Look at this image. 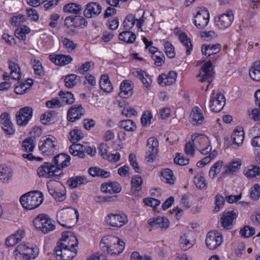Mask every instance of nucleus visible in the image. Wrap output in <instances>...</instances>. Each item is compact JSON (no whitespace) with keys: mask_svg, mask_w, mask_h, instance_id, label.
Segmentation results:
<instances>
[{"mask_svg":"<svg viewBox=\"0 0 260 260\" xmlns=\"http://www.w3.org/2000/svg\"><path fill=\"white\" fill-rule=\"evenodd\" d=\"M13 253L17 260H34L38 255L39 249L37 247H30L21 243L17 246Z\"/></svg>","mask_w":260,"mask_h":260,"instance_id":"obj_4","label":"nucleus"},{"mask_svg":"<svg viewBox=\"0 0 260 260\" xmlns=\"http://www.w3.org/2000/svg\"><path fill=\"white\" fill-rule=\"evenodd\" d=\"M100 86L102 90L107 92H110L113 89L112 84L109 80L108 76L106 74L102 75L100 81Z\"/></svg>","mask_w":260,"mask_h":260,"instance_id":"obj_35","label":"nucleus"},{"mask_svg":"<svg viewBox=\"0 0 260 260\" xmlns=\"http://www.w3.org/2000/svg\"><path fill=\"white\" fill-rule=\"evenodd\" d=\"M83 137V134L81 131L78 128L72 130L68 137V139L72 143H77Z\"/></svg>","mask_w":260,"mask_h":260,"instance_id":"obj_44","label":"nucleus"},{"mask_svg":"<svg viewBox=\"0 0 260 260\" xmlns=\"http://www.w3.org/2000/svg\"><path fill=\"white\" fill-rule=\"evenodd\" d=\"M88 173L92 177H101L108 178L110 176L109 172L105 171L98 167H91L88 169Z\"/></svg>","mask_w":260,"mask_h":260,"instance_id":"obj_40","label":"nucleus"},{"mask_svg":"<svg viewBox=\"0 0 260 260\" xmlns=\"http://www.w3.org/2000/svg\"><path fill=\"white\" fill-rule=\"evenodd\" d=\"M241 161L239 160H233L228 163L224 166V171L222 174H233L238 171L241 166Z\"/></svg>","mask_w":260,"mask_h":260,"instance_id":"obj_32","label":"nucleus"},{"mask_svg":"<svg viewBox=\"0 0 260 260\" xmlns=\"http://www.w3.org/2000/svg\"><path fill=\"white\" fill-rule=\"evenodd\" d=\"M250 198L253 200H257L260 197V186L258 184L254 185L250 190Z\"/></svg>","mask_w":260,"mask_h":260,"instance_id":"obj_62","label":"nucleus"},{"mask_svg":"<svg viewBox=\"0 0 260 260\" xmlns=\"http://www.w3.org/2000/svg\"><path fill=\"white\" fill-rule=\"evenodd\" d=\"M248 115L251 119L254 121H260V109H253L248 110Z\"/></svg>","mask_w":260,"mask_h":260,"instance_id":"obj_64","label":"nucleus"},{"mask_svg":"<svg viewBox=\"0 0 260 260\" xmlns=\"http://www.w3.org/2000/svg\"><path fill=\"white\" fill-rule=\"evenodd\" d=\"M56 114V112L53 110H49L45 112L41 117L42 123L44 124H47L51 121V118L52 116H55Z\"/></svg>","mask_w":260,"mask_h":260,"instance_id":"obj_58","label":"nucleus"},{"mask_svg":"<svg viewBox=\"0 0 260 260\" xmlns=\"http://www.w3.org/2000/svg\"><path fill=\"white\" fill-rule=\"evenodd\" d=\"M56 258L62 260H72L77 254V248H57L54 250Z\"/></svg>","mask_w":260,"mask_h":260,"instance_id":"obj_18","label":"nucleus"},{"mask_svg":"<svg viewBox=\"0 0 260 260\" xmlns=\"http://www.w3.org/2000/svg\"><path fill=\"white\" fill-rule=\"evenodd\" d=\"M49 59L58 66L68 64L73 60L71 56L63 54H51L49 55Z\"/></svg>","mask_w":260,"mask_h":260,"instance_id":"obj_26","label":"nucleus"},{"mask_svg":"<svg viewBox=\"0 0 260 260\" xmlns=\"http://www.w3.org/2000/svg\"><path fill=\"white\" fill-rule=\"evenodd\" d=\"M162 181L173 184L174 183V178L173 172L170 169H165L161 172Z\"/></svg>","mask_w":260,"mask_h":260,"instance_id":"obj_45","label":"nucleus"},{"mask_svg":"<svg viewBox=\"0 0 260 260\" xmlns=\"http://www.w3.org/2000/svg\"><path fill=\"white\" fill-rule=\"evenodd\" d=\"M179 38L181 43L186 48V54L189 55L192 50V45L190 39L185 32H181L179 36Z\"/></svg>","mask_w":260,"mask_h":260,"instance_id":"obj_37","label":"nucleus"},{"mask_svg":"<svg viewBox=\"0 0 260 260\" xmlns=\"http://www.w3.org/2000/svg\"><path fill=\"white\" fill-rule=\"evenodd\" d=\"M225 200L224 198L220 194H216L215 197V207L213 209L214 212H218L223 207Z\"/></svg>","mask_w":260,"mask_h":260,"instance_id":"obj_52","label":"nucleus"},{"mask_svg":"<svg viewBox=\"0 0 260 260\" xmlns=\"http://www.w3.org/2000/svg\"><path fill=\"white\" fill-rule=\"evenodd\" d=\"M121 190V187L117 182H109L101 185V191L109 193H117Z\"/></svg>","mask_w":260,"mask_h":260,"instance_id":"obj_27","label":"nucleus"},{"mask_svg":"<svg viewBox=\"0 0 260 260\" xmlns=\"http://www.w3.org/2000/svg\"><path fill=\"white\" fill-rule=\"evenodd\" d=\"M100 246L104 251H106L111 255L116 256L123 251L125 243L116 237H105L102 239Z\"/></svg>","mask_w":260,"mask_h":260,"instance_id":"obj_2","label":"nucleus"},{"mask_svg":"<svg viewBox=\"0 0 260 260\" xmlns=\"http://www.w3.org/2000/svg\"><path fill=\"white\" fill-rule=\"evenodd\" d=\"M234 18L233 11L229 10L226 13L215 17V25L219 29H224L231 26Z\"/></svg>","mask_w":260,"mask_h":260,"instance_id":"obj_11","label":"nucleus"},{"mask_svg":"<svg viewBox=\"0 0 260 260\" xmlns=\"http://www.w3.org/2000/svg\"><path fill=\"white\" fill-rule=\"evenodd\" d=\"M24 231L21 230H18L17 232L9 237L6 240V244L7 246H14L24 237Z\"/></svg>","mask_w":260,"mask_h":260,"instance_id":"obj_29","label":"nucleus"},{"mask_svg":"<svg viewBox=\"0 0 260 260\" xmlns=\"http://www.w3.org/2000/svg\"><path fill=\"white\" fill-rule=\"evenodd\" d=\"M85 110L81 105L72 106L67 113V119L70 122H75L84 115Z\"/></svg>","mask_w":260,"mask_h":260,"instance_id":"obj_21","label":"nucleus"},{"mask_svg":"<svg viewBox=\"0 0 260 260\" xmlns=\"http://www.w3.org/2000/svg\"><path fill=\"white\" fill-rule=\"evenodd\" d=\"M209 18L208 10L205 8H200L194 16L193 23L197 28L203 29L208 24Z\"/></svg>","mask_w":260,"mask_h":260,"instance_id":"obj_14","label":"nucleus"},{"mask_svg":"<svg viewBox=\"0 0 260 260\" xmlns=\"http://www.w3.org/2000/svg\"><path fill=\"white\" fill-rule=\"evenodd\" d=\"M255 233V229L249 225H245L240 231V235L244 238H248L253 235Z\"/></svg>","mask_w":260,"mask_h":260,"instance_id":"obj_53","label":"nucleus"},{"mask_svg":"<svg viewBox=\"0 0 260 260\" xmlns=\"http://www.w3.org/2000/svg\"><path fill=\"white\" fill-rule=\"evenodd\" d=\"M176 78L177 73L174 71H170L168 74L162 73L159 75L157 82L162 86L170 85L175 82Z\"/></svg>","mask_w":260,"mask_h":260,"instance_id":"obj_24","label":"nucleus"},{"mask_svg":"<svg viewBox=\"0 0 260 260\" xmlns=\"http://www.w3.org/2000/svg\"><path fill=\"white\" fill-rule=\"evenodd\" d=\"M165 52L167 56L170 58H173L175 56V48L172 44L168 41L164 43Z\"/></svg>","mask_w":260,"mask_h":260,"instance_id":"obj_56","label":"nucleus"},{"mask_svg":"<svg viewBox=\"0 0 260 260\" xmlns=\"http://www.w3.org/2000/svg\"><path fill=\"white\" fill-rule=\"evenodd\" d=\"M75 215L76 219L79 218V213L75 208L62 209L57 212L56 215L57 221L61 226L67 229H71L72 225L70 224L72 220V217Z\"/></svg>","mask_w":260,"mask_h":260,"instance_id":"obj_5","label":"nucleus"},{"mask_svg":"<svg viewBox=\"0 0 260 260\" xmlns=\"http://www.w3.org/2000/svg\"><path fill=\"white\" fill-rule=\"evenodd\" d=\"M32 116V109L29 107H24L19 110L16 115L18 125L23 126L26 125Z\"/></svg>","mask_w":260,"mask_h":260,"instance_id":"obj_16","label":"nucleus"},{"mask_svg":"<svg viewBox=\"0 0 260 260\" xmlns=\"http://www.w3.org/2000/svg\"><path fill=\"white\" fill-rule=\"evenodd\" d=\"M58 95L62 99V102L67 104H72L75 102L74 95L71 92L60 91Z\"/></svg>","mask_w":260,"mask_h":260,"instance_id":"obj_48","label":"nucleus"},{"mask_svg":"<svg viewBox=\"0 0 260 260\" xmlns=\"http://www.w3.org/2000/svg\"><path fill=\"white\" fill-rule=\"evenodd\" d=\"M143 179L139 175L134 176L131 180L132 190L135 193L141 190Z\"/></svg>","mask_w":260,"mask_h":260,"instance_id":"obj_43","label":"nucleus"},{"mask_svg":"<svg viewBox=\"0 0 260 260\" xmlns=\"http://www.w3.org/2000/svg\"><path fill=\"white\" fill-rule=\"evenodd\" d=\"M148 228L152 229H165L169 227V221L164 217L158 216L156 218H150L148 221Z\"/></svg>","mask_w":260,"mask_h":260,"instance_id":"obj_22","label":"nucleus"},{"mask_svg":"<svg viewBox=\"0 0 260 260\" xmlns=\"http://www.w3.org/2000/svg\"><path fill=\"white\" fill-rule=\"evenodd\" d=\"M149 149L146 152V159L148 162H152L156 158L158 153V142L155 137L149 138L147 140Z\"/></svg>","mask_w":260,"mask_h":260,"instance_id":"obj_17","label":"nucleus"},{"mask_svg":"<svg viewBox=\"0 0 260 260\" xmlns=\"http://www.w3.org/2000/svg\"><path fill=\"white\" fill-rule=\"evenodd\" d=\"M136 18L135 16L130 14L125 18L123 25L125 29L129 30L132 28L136 23Z\"/></svg>","mask_w":260,"mask_h":260,"instance_id":"obj_47","label":"nucleus"},{"mask_svg":"<svg viewBox=\"0 0 260 260\" xmlns=\"http://www.w3.org/2000/svg\"><path fill=\"white\" fill-rule=\"evenodd\" d=\"M225 104V100L223 94L220 93H215L213 90L211 93L210 102V107L214 112H220Z\"/></svg>","mask_w":260,"mask_h":260,"instance_id":"obj_13","label":"nucleus"},{"mask_svg":"<svg viewBox=\"0 0 260 260\" xmlns=\"http://www.w3.org/2000/svg\"><path fill=\"white\" fill-rule=\"evenodd\" d=\"M151 58L156 66L160 67L165 63V57L161 52H157L156 54L151 55Z\"/></svg>","mask_w":260,"mask_h":260,"instance_id":"obj_57","label":"nucleus"},{"mask_svg":"<svg viewBox=\"0 0 260 260\" xmlns=\"http://www.w3.org/2000/svg\"><path fill=\"white\" fill-rule=\"evenodd\" d=\"M245 175L248 178H260V168L256 166H252L251 169L244 171Z\"/></svg>","mask_w":260,"mask_h":260,"instance_id":"obj_46","label":"nucleus"},{"mask_svg":"<svg viewBox=\"0 0 260 260\" xmlns=\"http://www.w3.org/2000/svg\"><path fill=\"white\" fill-rule=\"evenodd\" d=\"M135 34L131 31H124L119 35V39L126 43H133L136 40Z\"/></svg>","mask_w":260,"mask_h":260,"instance_id":"obj_41","label":"nucleus"},{"mask_svg":"<svg viewBox=\"0 0 260 260\" xmlns=\"http://www.w3.org/2000/svg\"><path fill=\"white\" fill-rule=\"evenodd\" d=\"M174 162L180 166H185L189 164V159L185 158L180 153H177L174 159Z\"/></svg>","mask_w":260,"mask_h":260,"instance_id":"obj_61","label":"nucleus"},{"mask_svg":"<svg viewBox=\"0 0 260 260\" xmlns=\"http://www.w3.org/2000/svg\"><path fill=\"white\" fill-rule=\"evenodd\" d=\"M74 28H83L87 25V21L82 16H74Z\"/></svg>","mask_w":260,"mask_h":260,"instance_id":"obj_59","label":"nucleus"},{"mask_svg":"<svg viewBox=\"0 0 260 260\" xmlns=\"http://www.w3.org/2000/svg\"><path fill=\"white\" fill-rule=\"evenodd\" d=\"M231 139L234 145L236 146V148L239 147L243 144L244 139L243 131L235 130L232 135Z\"/></svg>","mask_w":260,"mask_h":260,"instance_id":"obj_36","label":"nucleus"},{"mask_svg":"<svg viewBox=\"0 0 260 260\" xmlns=\"http://www.w3.org/2000/svg\"><path fill=\"white\" fill-rule=\"evenodd\" d=\"M118 125L120 128L129 132H134L137 128L135 122L131 119L121 120L118 122Z\"/></svg>","mask_w":260,"mask_h":260,"instance_id":"obj_39","label":"nucleus"},{"mask_svg":"<svg viewBox=\"0 0 260 260\" xmlns=\"http://www.w3.org/2000/svg\"><path fill=\"white\" fill-rule=\"evenodd\" d=\"M43 201V195L38 191L27 192L20 198L22 207L27 210H32L38 207Z\"/></svg>","mask_w":260,"mask_h":260,"instance_id":"obj_3","label":"nucleus"},{"mask_svg":"<svg viewBox=\"0 0 260 260\" xmlns=\"http://www.w3.org/2000/svg\"><path fill=\"white\" fill-rule=\"evenodd\" d=\"M193 182L197 187L200 189H205L207 187V183L202 172L197 174L193 178Z\"/></svg>","mask_w":260,"mask_h":260,"instance_id":"obj_42","label":"nucleus"},{"mask_svg":"<svg viewBox=\"0 0 260 260\" xmlns=\"http://www.w3.org/2000/svg\"><path fill=\"white\" fill-rule=\"evenodd\" d=\"M221 49V46L220 44H204L202 46L201 51L203 54L210 56L219 52Z\"/></svg>","mask_w":260,"mask_h":260,"instance_id":"obj_28","label":"nucleus"},{"mask_svg":"<svg viewBox=\"0 0 260 260\" xmlns=\"http://www.w3.org/2000/svg\"><path fill=\"white\" fill-rule=\"evenodd\" d=\"M222 164V161H217L212 166L209 172V176L210 178L214 179L216 176L217 174L220 172Z\"/></svg>","mask_w":260,"mask_h":260,"instance_id":"obj_49","label":"nucleus"},{"mask_svg":"<svg viewBox=\"0 0 260 260\" xmlns=\"http://www.w3.org/2000/svg\"><path fill=\"white\" fill-rule=\"evenodd\" d=\"M180 241V247L184 250L188 249L192 246V243L185 235L181 237Z\"/></svg>","mask_w":260,"mask_h":260,"instance_id":"obj_60","label":"nucleus"},{"mask_svg":"<svg viewBox=\"0 0 260 260\" xmlns=\"http://www.w3.org/2000/svg\"><path fill=\"white\" fill-rule=\"evenodd\" d=\"M87 182V179L84 176H74L68 179L67 181L69 186L73 188H76L79 185L86 184Z\"/></svg>","mask_w":260,"mask_h":260,"instance_id":"obj_34","label":"nucleus"},{"mask_svg":"<svg viewBox=\"0 0 260 260\" xmlns=\"http://www.w3.org/2000/svg\"><path fill=\"white\" fill-rule=\"evenodd\" d=\"M70 157L64 153L57 154L52 159V162H47L38 168L39 177L58 180L63 176L62 169L70 164Z\"/></svg>","mask_w":260,"mask_h":260,"instance_id":"obj_1","label":"nucleus"},{"mask_svg":"<svg viewBox=\"0 0 260 260\" xmlns=\"http://www.w3.org/2000/svg\"><path fill=\"white\" fill-rule=\"evenodd\" d=\"M238 212L235 210L225 211L221 217L220 222L224 229L230 230L233 228L237 218Z\"/></svg>","mask_w":260,"mask_h":260,"instance_id":"obj_15","label":"nucleus"},{"mask_svg":"<svg viewBox=\"0 0 260 260\" xmlns=\"http://www.w3.org/2000/svg\"><path fill=\"white\" fill-rule=\"evenodd\" d=\"M33 223L37 229L41 231L44 234H47L53 231L55 228L51 218L44 214L38 215L34 219Z\"/></svg>","mask_w":260,"mask_h":260,"instance_id":"obj_6","label":"nucleus"},{"mask_svg":"<svg viewBox=\"0 0 260 260\" xmlns=\"http://www.w3.org/2000/svg\"><path fill=\"white\" fill-rule=\"evenodd\" d=\"M78 77L75 74H70L66 76L64 80L65 86L69 88H73L76 85V79Z\"/></svg>","mask_w":260,"mask_h":260,"instance_id":"obj_51","label":"nucleus"},{"mask_svg":"<svg viewBox=\"0 0 260 260\" xmlns=\"http://www.w3.org/2000/svg\"><path fill=\"white\" fill-rule=\"evenodd\" d=\"M31 62L35 74L39 76H43L44 75V71L40 61L34 59L31 60Z\"/></svg>","mask_w":260,"mask_h":260,"instance_id":"obj_50","label":"nucleus"},{"mask_svg":"<svg viewBox=\"0 0 260 260\" xmlns=\"http://www.w3.org/2000/svg\"><path fill=\"white\" fill-rule=\"evenodd\" d=\"M63 10L64 12L80 14L82 11V7L76 3H69L63 6Z\"/></svg>","mask_w":260,"mask_h":260,"instance_id":"obj_38","label":"nucleus"},{"mask_svg":"<svg viewBox=\"0 0 260 260\" xmlns=\"http://www.w3.org/2000/svg\"><path fill=\"white\" fill-rule=\"evenodd\" d=\"M211 61L209 60L205 62L201 68L200 74L198 75V76H200V75H202L200 81L202 82L207 81L210 84L213 79Z\"/></svg>","mask_w":260,"mask_h":260,"instance_id":"obj_19","label":"nucleus"},{"mask_svg":"<svg viewBox=\"0 0 260 260\" xmlns=\"http://www.w3.org/2000/svg\"><path fill=\"white\" fill-rule=\"evenodd\" d=\"M39 148L43 153L49 155L57 149V141L53 136L42 138L39 142Z\"/></svg>","mask_w":260,"mask_h":260,"instance_id":"obj_8","label":"nucleus"},{"mask_svg":"<svg viewBox=\"0 0 260 260\" xmlns=\"http://www.w3.org/2000/svg\"><path fill=\"white\" fill-rule=\"evenodd\" d=\"M189 120L193 125L200 126L203 124L205 117L202 110L197 106L192 109Z\"/></svg>","mask_w":260,"mask_h":260,"instance_id":"obj_20","label":"nucleus"},{"mask_svg":"<svg viewBox=\"0 0 260 260\" xmlns=\"http://www.w3.org/2000/svg\"><path fill=\"white\" fill-rule=\"evenodd\" d=\"M107 223L114 228H121L128 222L126 214L121 212L116 214L110 213L105 218Z\"/></svg>","mask_w":260,"mask_h":260,"instance_id":"obj_10","label":"nucleus"},{"mask_svg":"<svg viewBox=\"0 0 260 260\" xmlns=\"http://www.w3.org/2000/svg\"><path fill=\"white\" fill-rule=\"evenodd\" d=\"M56 182L53 181H49L47 183L48 192L56 201L58 202L63 201L66 198V194L55 190L53 188L54 184Z\"/></svg>","mask_w":260,"mask_h":260,"instance_id":"obj_30","label":"nucleus"},{"mask_svg":"<svg viewBox=\"0 0 260 260\" xmlns=\"http://www.w3.org/2000/svg\"><path fill=\"white\" fill-rule=\"evenodd\" d=\"M223 242L222 235L217 231H210L207 235L206 245L210 250H214L219 246Z\"/></svg>","mask_w":260,"mask_h":260,"instance_id":"obj_12","label":"nucleus"},{"mask_svg":"<svg viewBox=\"0 0 260 260\" xmlns=\"http://www.w3.org/2000/svg\"><path fill=\"white\" fill-rule=\"evenodd\" d=\"M250 77L255 81H260V60L254 61L249 70Z\"/></svg>","mask_w":260,"mask_h":260,"instance_id":"obj_31","label":"nucleus"},{"mask_svg":"<svg viewBox=\"0 0 260 260\" xmlns=\"http://www.w3.org/2000/svg\"><path fill=\"white\" fill-rule=\"evenodd\" d=\"M192 142L197 149L203 154L206 155L212 150L208 138L204 134H197L191 136Z\"/></svg>","mask_w":260,"mask_h":260,"instance_id":"obj_7","label":"nucleus"},{"mask_svg":"<svg viewBox=\"0 0 260 260\" xmlns=\"http://www.w3.org/2000/svg\"><path fill=\"white\" fill-rule=\"evenodd\" d=\"M30 32L29 27L24 26L20 29H17L15 30V35L16 38L21 40H25L26 39V34Z\"/></svg>","mask_w":260,"mask_h":260,"instance_id":"obj_55","label":"nucleus"},{"mask_svg":"<svg viewBox=\"0 0 260 260\" xmlns=\"http://www.w3.org/2000/svg\"><path fill=\"white\" fill-rule=\"evenodd\" d=\"M93 62L87 61L78 68V72L80 74H83L84 72H86L90 70L91 68L93 67Z\"/></svg>","mask_w":260,"mask_h":260,"instance_id":"obj_63","label":"nucleus"},{"mask_svg":"<svg viewBox=\"0 0 260 260\" xmlns=\"http://www.w3.org/2000/svg\"><path fill=\"white\" fill-rule=\"evenodd\" d=\"M133 85L129 80H124L120 86V91L119 95L123 99H127L133 94Z\"/></svg>","mask_w":260,"mask_h":260,"instance_id":"obj_25","label":"nucleus"},{"mask_svg":"<svg viewBox=\"0 0 260 260\" xmlns=\"http://www.w3.org/2000/svg\"><path fill=\"white\" fill-rule=\"evenodd\" d=\"M61 239L59 241L55 248H76L78 241L75 235L71 232H64L62 233Z\"/></svg>","mask_w":260,"mask_h":260,"instance_id":"obj_9","label":"nucleus"},{"mask_svg":"<svg viewBox=\"0 0 260 260\" xmlns=\"http://www.w3.org/2000/svg\"><path fill=\"white\" fill-rule=\"evenodd\" d=\"M102 11V7L94 2H91L86 5L84 11V15L88 18L98 16Z\"/></svg>","mask_w":260,"mask_h":260,"instance_id":"obj_23","label":"nucleus"},{"mask_svg":"<svg viewBox=\"0 0 260 260\" xmlns=\"http://www.w3.org/2000/svg\"><path fill=\"white\" fill-rule=\"evenodd\" d=\"M13 175L12 170L3 165L0 166V179L4 183H8Z\"/></svg>","mask_w":260,"mask_h":260,"instance_id":"obj_33","label":"nucleus"},{"mask_svg":"<svg viewBox=\"0 0 260 260\" xmlns=\"http://www.w3.org/2000/svg\"><path fill=\"white\" fill-rule=\"evenodd\" d=\"M35 145V143L31 137L25 139L22 143V147L24 150L27 152L32 151Z\"/></svg>","mask_w":260,"mask_h":260,"instance_id":"obj_54","label":"nucleus"}]
</instances>
